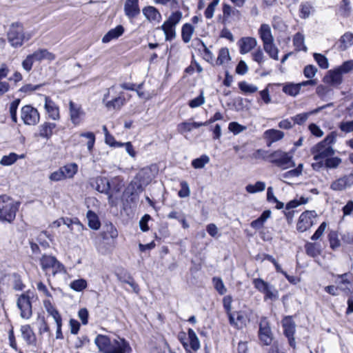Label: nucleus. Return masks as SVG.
<instances>
[{
	"mask_svg": "<svg viewBox=\"0 0 353 353\" xmlns=\"http://www.w3.org/2000/svg\"><path fill=\"white\" fill-rule=\"evenodd\" d=\"M20 202L7 194L0 195V222L12 223L19 210Z\"/></svg>",
	"mask_w": 353,
	"mask_h": 353,
	"instance_id": "f257e3e1",
	"label": "nucleus"
},
{
	"mask_svg": "<svg viewBox=\"0 0 353 353\" xmlns=\"http://www.w3.org/2000/svg\"><path fill=\"white\" fill-rule=\"evenodd\" d=\"M336 138V132H331L321 141L311 148V154L317 153L316 158L334 155L335 150L333 148L332 145L335 143Z\"/></svg>",
	"mask_w": 353,
	"mask_h": 353,
	"instance_id": "f03ea898",
	"label": "nucleus"
},
{
	"mask_svg": "<svg viewBox=\"0 0 353 353\" xmlns=\"http://www.w3.org/2000/svg\"><path fill=\"white\" fill-rule=\"evenodd\" d=\"M313 159L316 161L312 163L311 166L314 171L321 172L323 170H332L337 168L342 162V159L339 157L328 155L316 158L317 153L312 154Z\"/></svg>",
	"mask_w": 353,
	"mask_h": 353,
	"instance_id": "7ed1b4c3",
	"label": "nucleus"
},
{
	"mask_svg": "<svg viewBox=\"0 0 353 353\" xmlns=\"http://www.w3.org/2000/svg\"><path fill=\"white\" fill-rule=\"evenodd\" d=\"M269 162L282 169L295 167L292 155L281 150H277L270 153Z\"/></svg>",
	"mask_w": 353,
	"mask_h": 353,
	"instance_id": "20e7f679",
	"label": "nucleus"
},
{
	"mask_svg": "<svg viewBox=\"0 0 353 353\" xmlns=\"http://www.w3.org/2000/svg\"><path fill=\"white\" fill-rule=\"evenodd\" d=\"M252 284L256 290L264 294V300L274 301L279 298V292L273 285L261 278L252 280Z\"/></svg>",
	"mask_w": 353,
	"mask_h": 353,
	"instance_id": "39448f33",
	"label": "nucleus"
},
{
	"mask_svg": "<svg viewBox=\"0 0 353 353\" xmlns=\"http://www.w3.org/2000/svg\"><path fill=\"white\" fill-rule=\"evenodd\" d=\"M8 42L14 48L22 46L26 38L22 26L18 23H13L10 26L7 34Z\"/></svg>",
	"mask_w": 353,
	"mask_h": 353,
	"instance_id": "423d86ee",
	"label": "nucleus"
},
{
	"mask_svg": "<svg viewBox=\"0 0 353 353\" xmlns=\"http://www.w3.org/2000/svg\"><path fill=\"white\" fill-rule=\"evenodd\" d=\"M30 290H28L19 296L17 306L20 310L22 319H29L32 315V305L31 302Z\"/></svg>",
	"mask_w": 353,
	"mask_h": 353,
	"instance_id": "0eeeda50",
	"label": "nucleus"
},
{
	"mask_svg": "<svg viewBox=\"0 0 353 353\" xmlns=\"http://www.w3.org/2000/svg\"><path fill=\"white\" fill-rule=\"evenodd\" d=\"M142 191L143 187L140 183L131 181L123 193V199L128 204H136Z\"/></svg>",
	"mask_w": 353,
	"mask_h": 353,
	"instance_id": "6e6552de",
	"label": "nucleus"
},
{
	"mask_svg": "<svg viewBox=\"0 0 353 353\" xmlns=\"http://www.w3.org/2000/svg\"><path fill=\"white\" fill-rule=\"evenodd\" d=\"M21 118L24 124L35 125L39 122L40 114L37 108L31 105H26L21 108Z\"/></svg>",
	"mask_w": 353,
	"mask_h": 353,
	"instance_id": "1a4fd4ad",
	"label": "nucleus"
},
{
	"mask_svg": "<svg viewBox=\"0 0 353 353\" xmlns=\"http://www.w3.org/2000/svg\"><path fill=\"white\" fill-rule=\"evenodd\" d=\"M100 236L106 244L114 247L118 237V231L111 222H106L102 225Z\"/></svg>",
	"mask_w": 353,
	"mask_h": 353,
	"instance_id": "9d476101",
	"label": "nucleus"
},
{
	"mask_svg": "<svg viewBox=\"0 0 353 353\" xmlns=\"http://www.w3.org/2000/svg\"><path fill=\"white\" fill-rule=\"evenodd\" d=\"M258 336L263 345H271L273 340V334L270 323L265 319L259 323Z\"/></svg>",
	"mask_w": 353,
	"mask_h": 353,
	"instance_id": "9b49d317",
	"label": "nucleus"
},
{
	"mask_svg": "<svg viewBox=\"0 0 353 353\" xmlns=\"http://www.w3.org/2000/svg\"><path fill=\"white\" fill-rule=\"evenodd\" d=\"M352 276V274L350 272L336 274L335 276L336 278L335 283L337 284L339 290L344 292L346 295H350L353 292L352 283L351 281Z\"/></svg>",
	"mask_w": 353,
	"mask_h": 353,
	"instance_id": "f8f14e48",
	"label": "nucleus"
},
{
	"mask_svg": "<svg viewBox=\"0 0 353 353\" xmlns=\"http://www.w3.org/2000/svg\"><path fill=\"white\" fill-rule=\"evenodd\" d=\"M132 352V347L129 342L124 338L117 336L111 343L110 351L105 353H130Z\"/></svg>",
	"mask_w": 353,
	"mask_h": 353,
	"instance_id": "ddd939ff",
	"label": "nucleus"
},
{
	"mask_svg": "<svg viewBox=\"0 0 353 353\" xmlns=\"http://www.w3.org/2000/svg\"><path fill=\"white\" fill-rule=\"evenodd\" d=\"M96 190L108 195V202L110 203L112 199V194L111 193V183L106 177L99 176L96 179Z\"/></svg>",
	"mask_w": 353,
	"mask_h": 353,
	"instance_id": "4468645a",
	"label": "nucleus"
},
{
	"mask_svg": "<svg viewBox=\"0 0 353 353\" xmlns=\"http://www.w3.org/2000/svg\"><path fill=\"white\" fill-rule=\"evenodd\" d=\"M352 185L353 174H350L334 181L330 185V189L334 191H343Z\"/></svg>",
	"mask_w": 353,
	"mask_h": 353,
	"instance_id": "2eb2a0df",
	"label": "nucleus"
},
{
	"mask_svg": "<svg viewBox=\"0 0 353 353\" xmlns=\"http://www.w3.org/2000/svg\"><path fill=\"white\" fill-rule=\"evenodd\" d=\"M69 112L71 122L74 125H79L81 123V117L84 114L81 105L70 100L69 101Z\"/></svg>",
	"mask_w": 353,
	"mask_h": 353,
	"instance_id": "dca6fc26",
	"label": "nucleus"
},
{
	"mask_svg": "<svg viewBox=\"0 0 353 353\" xmlns=\"http://www.w3.org/2000/svg\"><path fill=\"white\" fill-rule=\"evenodd\" d=\"M323 82L332 86H337L343 82V74L336 68L327 72L323 79Z\"/></svg>",
	"mask_w": 353,
	"mask_h": 353,
	"instance_id": "f3484780",
	"label": "nucleus"
},
{
	"mask_svg": "<svg viewBox=\"0 0 353 353\" xmlns=\"http://www.w3.org/2000/svg\"><path fill=\"white\" fill-rule=\"evenodd\" d=\"M44 108L49 118L55 121L59 120V108L50 97H45Z\"/></svg>",
	"mask_w": 353,
	"mask_h": 353,
	"instance_id": "a211bd4d",
	"label": "nucleus"
},
{
	"mask_svg": "<svg viewBox=\"0 0 353 353\" xmlns=\"http://www.w3.org/2000/svg\"><path fill=\"white\" fill-rule=\"evenodd\" d=\"M239 47V52L245 54L250 52L257 45V41L255 38L251 37H241L237 42Z\"/></svg>",
	"mask_w": 353,
	"mask_h": 353,
	"instance_id": "6ab92c4d",
	"label": "nucleus"
},
{
	"mask_svg": "<svg viewBox=\"0 0 353 353\" xmlns=\"http://www.w3.org/2000/svg\"><path fill=\"white\" fill-rule=\"evenodd\" d=\"M312 212L305 211L299 216L296 224V229L300 232H304L312 227Z\"/></svg>",
	"mask_w": 353,
	"mask_h": 353,
	"instance_id": "aec40b11",
	"label": "nucleus"
},
{
	"mask_svg": "<svg viewBox=\"0 0 353 353\" xmlns=\"http://www.w3.org/2000/svg\"><path fill=\"white\" fill-rule=\"evenodd\" d=\"M125 14L129 19L136 17L140 13L139 0H126L124 4Z\"/></svg>",
	"mask_w": 353,
	"mask_h": 353,
	"instance_id": "412c9836",
	"label": "nucleus"
},
{
	"mask_svg": "<svg viewBox=\"0 0 353 353\" xmlns=\"http://www.w3.org/2000/svg\"><path fill=\"white\" fill-rule=\"evenodd\" d=\"M56 123L46 121L38 127V135L41 138L48 140L52 137L53 134V130L56 128Z\"/></svg>",
	"mask_w": 353,
	"mask_h": 353,
	"instance_id": "4be33fe9",
	"label": "nucleus"
},
{
	"mask_svg": "<svg viewBox=\"0 0 353 353\" xmlns=\"http://www.w3.org/2000/svg\"><path fill=\"white\" fill-rule=\"evenodd\" d=\"M94 343L99 352L105 353L107 351H110L112 341L110 337L106 335L98 334L94 339Z\"/></svg>",
	"mask_w": 353,
	"mask_h": 353,
	"instance_id": "5701e85b",
	"label": "nucleus"
},
{
	"mask_svg": "<svg viewBox=\"0 0 353 353\" xmlns=\"http://www.w3.org/2000/svg\"><path fill=\"white\" fill-rule=\"evenodd\" d=\"M125 31L122 25H118L114 28L110 29L102 38V42L107 43L113 39L121 37Z\"/></svg>",
	"mask_w": 353,
	"mask_h": 353,
	"instance_id": "b1692460",
	"label": "nucleus"
},
{
	"mask_svg": "<svg viewBox=\"0 0 353 353\" xmlns=\"http://www.w3.org/2000/svg\"><path fill=\"white\" fill-rule=\"evenodd\" d=\"M21 332L23 339L28 345H36L37 338L30 325H22Z\"/></svg>",
	"mask_w": 353,
	"mask_h": 353,
	"instance_id": "393cba45",
	"label": "nucleus"
},
{
	"mask_svg": "<svg viewBox=\"0 0 353 353\" xmlns=\"http://www.w3.org/2000/svg\"><path fill=\"white\" fill-rule=\"evenodd\" d=\"M143 14L150 21H159L161 19V14L154 6H148L143 8Z\"/></svg>",
	"mask_w": 353,
	"mask_h": 353,
	"instance_id": "a878e982",
	"label": "nucleus"
},
{
	"mask_svg": "<svg viewBox=\"0 0 353 353\" xmlns=\"http://www.w3.org/2000/svg\"><path fill=\"white\" fill-rule=\"evenodd\" d=\"M30 54L34 61L40 62L45 59L51 61L55 59V55L46 49H39Z\"/></svg>",
	"mask_w": 353,
	"mask_h": 353,
	"instance_id": "bb28decb",
	"label": "nucleus"
},
{
	"mask_svg": "<svg viewBox=\"0 0 353 353\" xmlns=\"http://www.w3.org/2000/svg\"><path fill=\"white\" fill-rule=\"evenodd\" d=\"M40 264L43 270H48L50 268H54L57 265L58 266L62 264L57 261L55 256L43 254L40 259Z\"/></svg>",
	"mask_w": 353,
	"mask_h": 353,
	"instance_id": "cd10ccee",
	"label": "nucleus"
},
{
	"mask_svg": "<svg viewBox=\"0 0 353 353\" xmlns=\"http://www.w3.org/2000/svg\"><path fill=\"white\" fill-rule=\"evenodd\" d=\"M315 12V9L310 1H303L299 6V17L306 19Z\"/></svg>",
	"mask_w": 353,
	"mask_h": 353,
	"instance_id": "c85d7f7f",
	"label": "nucleus"
},
{
	"mask_svg": "<svg viewBox=\"0 0 353 353\" xmlns=\"http://www.w3.org/2000/svg\"><path fill=\"white\" fill-rule=\"evenodd\" d=\"M295 323L291 316H286L283 321V334L287 338L292 337L295 333Z\"/></svg>",
	"mask_w": 353,
	"mask_h": 353,
	"instance_id": "c756f323",
	"label": "nucleus"
},
{
	"mask_svg": "<svg viewBox=\"0 0 353 353\" xmlns=\"http://www.w3.org/2000/svg\"><path fill=\"white\" fill-rule=\"evenodd\" d=\"M259 34L263 44L265 42L274 41L271 28L268 24L263 23L261 25L259 29Z\"/></svg>",
	"mask_w": 353,
	"mask_h": 353,
	"instance_id": "7c9ffc66",
	"label": "nucleus"
},
{
	"mask_svg": "<svg viewBox=\"0 0 353 353\" xmlns=\"http://www.w3.org/2000/svg\"><path fill=\"white\" fill-rule=\"evenodd\" d=\"M265 134L268 139L267 142V146L270 147L273 142L282 139L284 137L283 132L275 130L270 129L265 132Z\"/></svg>",
	"mask_w": 353,
	"mask_h": 353,
	"instance_id": "2f4dec72",
	"label": "nucleus"
},
{
	"mask_svg": "<svg viewBox=\"0 0 353 353\" xmlns=\"http://www.w3.org/2000/svg\"><path fill=\"white\" fill-rule=\"evenodd\" d=\"M86 217L88 219V224L90 228L97 230L101 227V222L97 214L92 210H89L87 212Z\"/></svg>",
	"mask_w": 353,
	"mask_h": 353,
	"instance_id": "473e14b6",
	"label": "nucleus"
},
{
	"mask_svg": "<svg viewBox=\"0 0 353 353\" xmlns=\"http://www.w3.org/2000/svg\"><path fill=\"white\" fill-rule=\"evenodd\" d=\"M339 49L341 51L346 50L353 44V33L347 32L342 35L339 41Z\"/></svg>",
	"mask_w": 353,
	"mask_h": 353,
	"instance_id": "72a5a7b5",
	"label": "nucleus"
},
{
	"mask_svg": "<svg viewBox=\"0 0 353 353\" xmlns=\"http://www.w3.org/2000/svg\"><path fill=\"white\" fill-rule=\"evenodd\" d=\"M305 253L310 257L315 258L321 254L320 245L317 243L306 242L305 244Z\"/></svg>",
	"mask_w": 353,
	"mask_h": 353,
	"instance_id": "f704fd0d",
	"label": "nucleus"
},
{
	"mask_svg": "<svg viewBox=\"0 0 353 353\" xmlns=\"http://www.w3.org/2000/svg\"><path fill=\"white\" fill-rule=\"evenodd\" d=\"M194 32V28L189 23H185L181 28V38L185 43H188L191 40L192 36Z\"/></svg>",
	"mask_w": 353,
	"mask_h": 353,
	"instance_id": "c9c22d12",
	"label": "nucleus"
},
{
	"mask_svg": "<svg viewBox=\"0 0 353 353\" xmlns=\"http://www.w3.org/2000/svg\"><path fill=\"white\" fill-rule=\"evenodd\" d=\"M283 85L282 90L283 92L292 97H295L299 94L301 88L299 83H285Z\"/></svg>",
	"mask_w": 353,
	"mask_h": 353,
	"instance_id": "e433bc0d",
	"label": "nucleus"
},
{
	"mask_svg": "<svg viewBox=\"0 0 353 353\" xmlns=\"http://www.w3.org/2000/svg\"><path fill=\"white\" fill-rule=\"evenodd\" d=\"M43 305L47 312L53 317L55 322L62 321L59 312L54 307L50 300H45Z\"/></svg>",
	"mask_w": 353,
	"mask_h": 353,
	"instance_id": "4c0bfd02",
	"label": "nucleus"
},
{
	"mask_svg": "<svg viewBox=\"0 0 353 353\" xmlns=\"http://www.w3.org/2000/svg\"><path fill=\"white\" fill-rule=\"evenodd\" d=\"M64 174V178H72L78 171V165L75 163H71L60 168Z\"/></svg>",
	"mask_w": 353,
	"mask_h": 353,
	"instance_id": "58836bf2",
	"label": "nucleus"
},
{
	"mask_svg": "<svg viewBox=\"0 0 353 353\" xmlns=\"http://www.w3.org/2000/svg\"><path fill=\"white\" fill-rule=\"evenodd\" d=\"M188 336L190 348L195 352L197 351L200 348V341L195 332L192 328H188Z\"/></svg>",
	"mask_w": 353,
	"mask_h": 353,
	"instance_id": "ea45409f",
	"label": "nucleus"
},
{
	"mask_svg": "<svg viewBox=\"0 0 353 353\" xmlns=\"http://www.w3.org/2000/svg\"><path fill=\"white\" fill-rule=\"evenodd\" d=\"M263 49L272 59L274 60L279 59V50L274 45V41L265 42L263 44Z\"/></svg>",
	"mask_w": 353,
	"mask_h": 353,
	"instance_id": "a19ab883",
	"label": "nucleus"
},
{
	"mask_svg": "<svg viewBox=\"0 0 353 353\" xmlns=\"http://www.w3.org/2000/svg\"><path fill=\"white\" fill-rule=\"evenodd\" d=\"M125 99L123 97H117L112 100L108 101L105 103V107L108 109L120 110L121 108L125 104Z\"/></svg>",
	"mask_w": 353,
	"mask_h": 353,
	"instance_id": "79ce46f5",
	"label": "nucleus"
},
{
	"mask_svg": "<svg viewBox=\"0 0 353 353\" xmlns=\"http://www.w3.org/2000/svg\"><path fill=\"white\" fill-rule=\"evenodd\" d=\"M316 92L317 95L323 100L327 101L330 96L333 94V90L323 85H319L316 87Z\"/></svg>",
	"mask_w": 353,
	"mask_h": 353,
	"instance_id": "37998d69",
	"label": "nucleus"
},
{
	"mask_svg": "<svg viewBox=\"0 0 353 353\" xmlns=\"http://www.w3.org/2000/svg\"><path fill=\"white\" fill-rule=\"evenodd\" d=\"M293 44L295 46L296 50L298 51L303 50L306 52L307 50V47L304 44V36L300 32L295 34L293 39Z\"/></svg>",
	"mask_w": 353,
	"mask_h": 353,
	"instance_id": "c03bdc74",
	"label": "nucleus"
},
{
	"mask_svg": "<svg viewBox=\"0 0 353 353\" xmlns=\"http://www.w3.org/2000/svg\"><path fill=\"white\" fill-rule=\"evenodd\" d=\"M265 189V183L263 181H256L254 184H248L245 186V190L250 194L263 192Z\"/></svg>",
	"mask_w": 353,
	"mask_h": 353,
	"instance_id": "a18cd8bd",
	"label": "nucleus"
},
{
	"mask_svg": "<svg viewBox=\"0 0 353 353\" xmlns=\"http://www.w3.org/2000/svg\"><path fill=\"white\" fill-rule=\"evenodd\" d=\"M21 99H16L12 102H11L9 108V112L10 114V118L12 122L17 123L18 121L17 118V109L20 104Z\"/></svg>",
	"mask_w": 353,
	"mask_h": 353,
	"instance_id": "49530a36",
	"label": "nucleus"
},
{
	"mask_svg": "<svg viewBox=\"0 0 353 353\" xmlns=\"http://www.w3.org/2000/svg\"><path fill=\"white\" fill-rule=\"evenodd\" d=\"M19 159V155L15 152H10L8 155H4L0 160V164L3 166H10Z\"/></svg>",
	"mask_w": 353,
	"mask_h": 353,
	"instance_id": "de8ad7c7",
	"label": "nucleus"
},
{
	"mask_svg": "<svg viewBox=\"0 0 353 353\" xmlns=\"http://www.w3.org/2000/svg\"><path fill=\"white\" fill-rule=\"evenodd\" d=\"M210 158L206 154H203L199 158H196L192 161V166L195 169H201L209 163Z\"/></svg>",
	"mask_w": 353,
	"mask_h": 353,
	"instance_id": "09e8293b",
	"label": "nucleus"
},
{
	"mask_svg": "<svg viewBox=\"0 0 353 353\" xmlns=\"http://www.w3.org/2000/svg\"><path fill=\"white\" fill-rule=\"evenodd\" d=\"M79 136L81 137H84L88 139L87 143V148L88 151L92 153L96 141L95 134L92 132H85L80 133Z\"/></svg>",
	"mask_w": 353,
	"mask_h": 353,
	"instance_id": "8fccbe9b",
	"label": "nucleus"
},
{
	"mask_svg": "<svg viewBox=\"0 0 353 353\" xmlns=\"http://www.w3.org/2000/svg\"><path fill=\"white\" fill-rule=\"evenodd\" d=\"M352 11L350 0H342L339 6V13L342 17H347Z\"/></svg>",
	"mask_w": 353,
	"mask_h": 353,
	"instance_id": "3c124183",
	"label": "nucleus"
},
{
	"mask_svg": "<svg viewBox=\"0 0 353 353\" xmlns=\"http://www.w3.org/2000/svg\"><path fill=\"white\" fill-rule=\"evenodd\" d=\"M197 41L198 49L199 50H201V49L203 50L204 59L208 62L212 61L214 57L212 52L208 49V48L201 39H197Z\"/></svg>",
	"mask_w": 353,
	"mask_h": 353,
	"instance_id": "603ef678",
	"label": "nucleus"
},
{
	"mask_svg": "<svg viewBox=\"0 0 353 353\" xmlns=\"http://www.w3.org/2000/svg\"><path fill=\"white\" fill-rule=\"evenodd\" d=\"M313 57L321 68L327 69L329 68L328 59L324 54L314 52L313 54Z\"/></svg>",
	"mask_w": 353,
	"mask_h": 353,
	"instance_id": "864d4df0",
	"label": "nucleus"
},
{
	"mask_svg": "<svg viewBox=\"0 0 353 353\" xmlns=\"http://www.w3.org/2000/svg\"><path fill=\"white\" fill-rule=\"evenodd\" d=\"M239 88L245 94H252L258 90V88L252 84H249L245 81H240L238 83Z\"/></svg>",
	"mask_w": 353,
	"mask_h": 353,
	"instance_id": "5fc2aeb1",
	"label": "nucleus"
},
{
	"mask_svg": "<svg viewBox=\"0 0 353 353\" xmlns=\"http://www.w3.org/2000/svg\"><path fill=\"white\" fill-rule=\"evenodd\" d=\"M230 60L229 50L227 48H222L219 50L216 64L223 65L226 61Z\"/></svg>",
	"mask_w": 353,
	"mask_h": 353,
	"instance_id": "6e6d98bb",
	"label": "nucleus"
},
{
	"mask_svg": "<svg viewBox=\"0 0 353 353\" xmlns=\"http://www.w3.org/2000/svg\"><path fill=\"white\" fill-rule=\"evenodd\" d=\"M70 287L76 292H81L86 288L87 281L84 279H76L70 283Z\"/></svg>",
	"mask_w": 353,
	"mask_h": 353,
	"instance_id": "4d7b16f0",
	"label": "nucleus"
},
{
	"mask_svg": "<svg viewBox=\"0 0 353 353\" xmlns=\"http://www.w3.org/2000/svg\"><path fill=\"white\" fill-rule=\"evenodd\" d=\"M212 283L215 290L218 292L219 294L223 295L226 293L227 289L221 278L216 276L213 277Z\"/></svg>",
	"mask_w": 353,
	"mask_h": 353,
	"instance_id": "13d9d810",
	"label": "nucleus"
},
{
	"mask_svg": "<svg viewBox=\"0 0 353 353\" xmlns=\"http://www.w3.org/2000/svg\"><path fill=\"white\" fill-rule=\"evenodd\" d=\"M328 240L332 250H335L341 245L340 240L338 237V234L335 231H331L328 234Z\"/></svg>",
	"mask_w": 353,
	"mask_h": 353,
	"instance_id": "bf43d9fd",
	"label": "nucleus"
},
{
	"mask_svg": "<svg viewBox=\"0 0 353 353\" xmlns=\"http://www.w3.org/2000/svg\"><path fill=\"white\" fill-rule=\"evenodd\" d=\"M204 103H205V97H204V94H203V91L201 90L200 92V94L198 97H196L188 101V105L191 108H196L201 106Z\"/></svg>",
	"mask_w": 353,
	"mask_h": 353,
	"instance_id": "052dcab7",
	"label": "nucleus"
},
{
	"mask_svg": "<svg viewBox=\"0 0 353 353\" xmlns=\"http://www.w3.org/2000/svg\"><path fill=\"white\" fill-rule=\"evenodd\" d=\"M182 18V12L180 10H176L172 12L168 19L166 20V23H171L176 27L180 22Z\"/></svg>",
	"mask_w": 353,
	"mask_h": 353,
	"instance_id": "680f3d73",
	"label": "nucleus"
},
{
	"mask_svg": "<svg viewBox=\"0 0 353 353\" xmlns=\"http://www.w3.org/2000/svg\"><path fill=\"white\" fill-rule=\"evenodd\" d=\"M181 189L178 192V195L180 198H185L190 196V190L187 181H182L180 183Z\"/></svg>",
	"mask_w": 353,
	"mask_h": 353,
	"instance_id": "e2e57ef3",
	"label": "nucleus"
},
{
	"mask_svg": "<svg viewBox=\"0 0 353 353\" xmlns=\"http://www.w3.org/2000/svg\"><path fill=\"white\" fill-rule=\"evenodd\" d=\"M310 115V113L303 112L291 117L290 119L293 121L294 124L302 125L307 121Z\"/></svg>",
	"mask_w": 353,
	"mask_h": 353,
	"instance_id": "0e129e2a",
	"label": "nucleus"
},
{
	"mask_svg": "<svg viewBox=\"0 0 353 353\" xmlns=\"http://www.w3.org/2000/svg\"><path fill=\"white\" fill-rule=\"evenodd\" d=\"M228 129L234 134H238L246 129V127L239 124L238 122L232 121L229 123Z\"/></svg>",
	"mask_w": 353,
	"mask_h": 353,
	"instance_id": "69168bd1",
	"label": "nucleus"
},
{
	"mask_svg": "<svg viewBox=\"0 0 353 353\" xmlns=\"http://www.w3.org/2000/svg\"><path fill=\"white\" fill-rule=\"evenodd\" d=\"M336 68L341 72L342 74H347L353 70V60L345 61Z\"/></svg>",
	"mask_w": 353,
	"mask_h": 353,
	"instance_id": "338daca9",
	"label": "nucleus"
},
{
	"mask_svg": "<svg viewBox=\"0 0 353 353\" xmlns=\"http://www.w3.org/2000/svg\"><path fill=\"white\" fill-rule=\"evenodd\" d=\"M317 68L314 65H307L303 69V74L307 79H312L317 72Z\"/></svg>",
	"mask_w": 353,
	"mask_h": 353,
	"instance_id": "774afa93",
	"label": "nucleus"
}]
</instances>
